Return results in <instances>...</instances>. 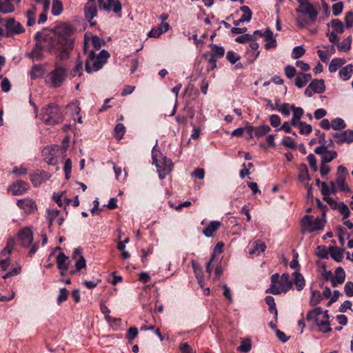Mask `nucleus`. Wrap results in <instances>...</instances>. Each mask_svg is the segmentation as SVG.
Wrapping results in <instances>:
<instances>
[{"label": "nucleus", "mask_w": 353, "mask_h": 353, "mask_svg": "<svg viewBox=\"0 0 353 353\" xmlns=\"http://www.w3.org/2000/svg\"><path fill=\"white\" fill-rule=\"evenodd\" d=\"M73 32L72 26L64 24L52 34H43L37 32L34 35V39L39 41L41 37V40L47 43V51L49 53L54 54L60 60H67L74 48Z\"/></svg>", "instance_id": "f257e3e1"}, {"label": "nucleus", "mask_w": 353, "mask_h": 353, "mask_svg": "<svg viewBox=\"0 0 353 353\" xmlns=\"http://www.w3.org/2000/svg\"><path fill=\"white\" fill-rule=\"evenodd\" d=\"M270 281V286L265 290V293L278 295L286 293L292 288L293 283L288 273H283L281 278L278 273H274L271 276Z\"/></svg>", "instance_id": "f03ea898"}, {"label": "nucleus", "mask_w": 353, "mask_h": 353, "mask_svg": "<svg viewBox=\"0 0 353 353\" xmlns=\"http://www.w3.org/2000/svg\"><path fill=\"white\" fill-rule=\"evenodd\" d=\"M40 119L43 123L48 125H54L63 121V115L58 105L50 103L42 108Z\"/></svg>", "instance_id": "7ed1b4c3"}, {"label": "nucleus", "mask_w": 353, "mask_h": 353, "mask_svg": "<svg viewBox=\"0 0 353 353\" xmlns=\"http://www.w3.org/2000/svg\"><path fill=\"white\" fill-rule=\"evenodd\" d=\"M110 56V53L105 50H102L97 54L94 52L91 51L85 61V70L86 72L90 74L101 69Z\"/></svg>", "instance_id": "20e7f679"}, {"label": "nucleus", "mask_w": 353, "mask_h": 353, "mask_svg": "<svg viewBox=\"0 0 353 353\" xmlns=\"http://www.w3.org/2000/svg\"><path fill=\"white\" fill-rule=\"evenodd\" d=\"M152 161L153 164H155L157 167L160 179H165L173 169V163L170 159L166 157H161V159L158 160L154 150L152 151Z\"/></svg>", "instance_id": "39448f33"}, {"label": "nucleus", "mask_w": 353, "mask_h": 353, "mask_svg": "<svg viewBox=\"0 0 353 353\" xmlns=\"http://www.w3.org/2000/svg\"><path fill=\"white\" fill-rule=\"evenodd\" d=\"M66 79V69L61 65H57L47 77V81L53 88L60 87Z\"/></svg>", "instance_id": "423d86ee"}, {"label": "nucleus", "mask_w": 353, "mask_h": 353, "mask_svg": "<svg viewBox=\"0 0 353 353\" xmlns=\"http://www.w3.org/2000/svg\"><path fill=\"white\" fill-rule=\"evenodd\" d=\"M325 218H316L312 221V216L310 215H305L302 221L301 225L303 229L309 233L314 231L323 230L325 224Z\"/></svg>", "instance_id": "0eeeda50"}, {"label": "nucleus", "mask_w": 353, "mask_h": 353, "mask_svg": "<svg viewBox=\"0 0 353 353\" xmlns=\"http://www.w3.org/2000/svg\"><path fill=\"white\" fill-rule=\"evenodd\" d=\"M297 2L299 6L295 9L296 12L307 14L312 21H316L319 12L309 0H297Z\"/></svg>", "instance_id": "6e6552de"}, {"label": "nucleus", "mask_w": 353, "mask_h": 353, "mask_svg": "<svg viewBox=\"0 0 353 353\" xmlns=\"http://www.w3.org/2000/svg\"><path fill=\"white\" fill-rule=\"evenodd\" d=\"M88 2H95V0H88ZM99 7L101 10L112 11L121 17L122 6L119 1L116 0H98Z\"/></svg>", "instance_id": "1a4fd4ad"}, {"label": "nucleus", "mask_w": 353, "mask_h": 353, "mask_svg": "<svg viewBox=\"0 0 353 353\" xmlns=\"http://www.w3.org/2000/svg\"><path fill=\"white\" fill-rule=\"evenodd\" d=\"M6 37H10L14 34H19L25 32L24 27L21 23L16 21L14 18H9L5 23Z\"/></svg>", "instance_id": "9d476101"}, {"label": "nucleus", "mask_w": 353, "mask_h": 353, "mask_svg": "<svg viewBox=\"0 0 353 353\" xmlns=\"http://www.w3.org/2000/svg\"><path fill=\"white\" fill-rule=\"evenodd\" d=\"M314 152L321 155V163H328L337 157V152L334 150H328L327 146H317Z\"/></svg>", "instance_id": "9b49d317"}, {"label": "nucleus", "mask_w": 353, "mask_h": 353, "mask_svg": "<svg viewBox=\"0 0 353 353\" xmlns=\"http://www.w3.org/2000/svg\"><path fill=\"white\" fill-rule=\"evenodd\" d=\"M19 240L24 248L29 247L33 241V233L30 228H24L19 232Z\"/></svg>", "instance_id": "f8f14e48"}, {"label": "nucleus", "mask_w": 353, "mask_h": 353, "mask_svg": "<svg viewBox=\"0 0 353 353\" xmlns=\"http://www.w3.org/2000/svg\"><path fill=\"white\" fill-rule=\"evenodd\" d=\"M332 136L336 138L335 142L339 145L343 143L349 144L353 142L352 130H347L341 132L332 133Z\"/></svg>", "instance_id": "ddd939ff"}, {"label": "nucleus", "mask_w": 353, "mask_h": 353, "mask_svg": "<svg viewBox=\"0 0 353 353\" xmlns=\"http://www.w3.org/2000/svg\"><path fill=\"white\" fill-rule=\"evenodd\" d=\"M36 41L37 43L32 48L29 57L34 60L40 61L44 58L43 53L45 50V46H42L41 43L44 42L46 44L47 43L41 40V37H40L39 41ZM46 48H47V45L46 46Z\"/></svg>", "instance_id": "4468645a"}, {"label": "nucleus", "mask_w": 353, "mask_h": 353, "mask_svg": "<svg viewBox=\"0 0 353 353\" xmlns=\"http://www.w3.org/2000/svg\"><path fill=\"white\" fill-rule=\"evenodd\" d=\"M17 205L27 214L32 213L37 210L36 202L29 198L18 200Z\"/></svg>", "instance_id": "2eb2a0df"}, {"label": "nucleus", "mask_w": 353, "mask_h": 353, "mask_svg": "<svg viewBox=\"0 0 353 353\" xmlns=\"http://www.w3.org/2000/svg\"><path fill=\"white\" fill-rule=\"evenodd\" d=\"M51 177V174L45 171L38 170L30 176V181L34 186H39L43 182L48 180Z\"/></svg>", "instance_id": "dca6fc26"}, {"label": "nucleus", "mask_w": 353, "mask_h": 353, "mask_svg": "<svg viewBox=\"0 0 353 353\" xmlns=\"http://www.w3.org/2000/svg\"><path fill=\"white\" fill-rule=\"evenodd\" d=\"M28 188L29 185L28 183L20 180L12 183L10 186L9 190L13 195H21L26 192L28 190Z\"/></svg>", "instance_id": "f3484780"}, {"label": "nucleus", "mask_w": 353, "mask_h": 353, "mask_svg": "<svg viewBox=\"0 0 353 353\" xmlns=\"http://www.w3.org/2000/svg\"><path fill=\"white\" fill-rule=\"evenodd\" d=\"M323 320L319 321L318 318L315 319V323L319 327L320 330L322 332L327 333L332 331V328L330 326V316L328 314V310H325L323 312Z\"/></svg>", "instance_id": "a211bd4d"}, {"label": "nucleus", "mask_w": 353, "mask_h": 353, "mask_svg": "<svg viewBox=\"0 0 353 353\" xmlns=\"http://www.w3.org/2000/svg\"><path fill=\"white\" fill-rule=\"evenodd\" d=\"M84 15L88 22L97 15V8L95 2H88L84 6Z\"/></svg>", "instance_id": "6ab92c4d"}, {"label": "nucleus", "mask_w": 353, "mask_h": 353, "mask_svg": "<svg viewBox=\"0 0 353 353\" xmlns=\"http://www.w3.org/2000/svg\"><path fill=\"white\" fill-rule=\"evenodd\" d=\"M334 276L332 279V286L336 288L343 283L345 279V273L343 268L338 267L334 272Z\"/></svg>", "instance_id": "aec40b11"}, {"label": "nucleus", "mask_w": 353, "mask_h": 353, "mask_svg": "<svg viewBox=\"0 0 353 353\" xmlns=\"http://www.w3.org/2000/svg\"><path fill=\"white\" fill-rule=\"evenodd\" d=\"M15 1L13 0H0V13L6 14L14 12Z\"/></svg>", "instance_id": "412c9836"}, {"label": "nucleus", "mask_w": 353, "mask_h": 353, "mask_svg": "<svg viewBox=\"0 0 353 353\" xmlns=\"http://www.w3.org/2000/svg\"><path fill=\"white\" fill-rule=\"evenodd\" d=\"M291 110H292L293 117L291 120V125L292 126H296L301 121V119L303 115V109L301 107H296L294 105H291Z\"/></svg>", "instance_id": "4be33fe9"}, {"label": "nucleus", "mask_w": 353, "mask_h": 353, "mask_svg": "<svg viewBox=\"0 0 353 353\" xmlns=\"http://www.w3.org/2000/svg\"><path fill=\"white\" fill-rule=\"evenodd\" d=\"M264 38L266 43L264 46V48L266 50H269L271 48H274L276 46V41L273 38V32L272 31L268 28L264 32Z\"/></svg>", "instance_id": "5701e85b"}, {"label": "nucleus", "mask_w": 353, "mask_h": 353, "mask_svg": "<svg viewBox=\"0 0 353 353\" xmlns=\"http://www.w3.org/2000/svg\"><path fill=\"white\" fill-rule=\"evenodd\" d=\"M220 226L221 223L219 221H211L203 230V233L207 237H212L214 235V232H216Z\"/></svg>", "instance_id": "b1692460"}, {"label": "nucleus", "mask_w": 353, "mask_h": 353, "mask_svg": "<svg viewBox=\"0 0 353 353\" xmlns=\"http://www.w3.org/2000/svg\"><path fill=\"white\" fill-rule=\"evenodd\" d=\"M292 283L296 285L297 290H302L305 285L303 276L299 271H296L292 274Z\"/></svg>", "instance_id": "393cba45"}, {"label": "nucleus", "mask_w": 353, "mask_h": 353, "mask_svg": "<svg viewBox=\"0 0 353 353\" xmlns=\"http://www.w3.org/2000/svg\"><path fill=\"white\" fill-rule=\"evenodd\" d=\"M310 84L316 93L321 94L325 90V81L323 79H313Z\"/></svg>", "instance_id": "a878e982"}, {"label": "nucleus", "mask_w": 353, "mask_h": 353, "mask_svg": "<svg viewBox=\"0 0 353 353\" xmlns=\"http://www.w3.org/2000/svg\"><path fill=\"white\" fill-rule=\"evenodd\" d=\"M68 257L63 252L58 254L57 257V268L59 270H68Z\"/></svg>", "instance_id": "bb28decb"}, {"label": "nucleus", "mask_w": 353, "mask_h": 353, "mask_svg": "<svg viewBox=\"0 0 353 353\" xmlns=\"http://www.w3.org/2000/svg\"><path fill=\"white\" fill-rule=\"evenodd\" d=\"M353 72V65L348 64L339 70V76L343 81L349 80Z\"/></svg>", "instance_id": "cd10ccee"}, {"label": "nucleus", "mask_w": 353, "mask_h": 353, "mask_svg": "<svg viewBox=\"0 0 353 353\" xmlns=\"http://www.w3.org/2000/svg\"><path fill=\"white\" fill-rule=\"evenodd\" d=\"M345 63V60L342 58L333 59L329 64V71L332 73L336 72Z\"/></svg>", "instance_id": "c85d7f7f"}, {"label": "nucleus", "mask_w": 353, "mask_h": 353, "mask_svg": "<svg viewBox=\"0 0 353 353\" xmlns=\"http://www.w3.org/2000/svg\"><path fill=\"white\" fill-rule=\"evenodd\" d=\"M210 47L212 48L211 51V57H214L216 59H220L223 57L225 54V49L222 46H219L216 44H211Z\"/></svg>", "instance_id": "c756f323"}, {"label": "nucleus", "mask_w": 353, "mask_h": 353, "mask_svg": "<svg viewBox=\"0 0 353 353\" xmlns=\"http://www.w3.org/2000/svg\"><path fill=\"white\" fill-rule=\"evenodd\" d=\"M299 179L300 181L303 182L305 180L310 181L311 178L308 173L307 166L305 163H302L299 166Z\"/></svg>", "instance_id": "7c9ffc66"}, {"label": "nucleus", "mask_w": 353, "mask_h": 353, "mask_svg": "<svg viewBox=\"0 0 353 353\" xmlns=\"http://www.w3.org/2000/svg\"><path fill=\"white\" fill-rule=\"evenodd\" d=\"M330 252L331 257L336 262H341L343 258V250L336 247H330Z\"/></svg>", "instance_id": "2f4dec72"}, {"label": "nucleus", "mask_w": 353, "mask_h": 353, "mask_svg": "<svg viewBox=\"0 0 353 353\" xmlns=\"http://www.w3.org/2000/svg\"><path fill=\"white\" fill-rule=\"evenodd\" d=\"M43 74V68L41 65H34L30 72L32 79H36L42 77Z\"/></svg>", "instance_id": "473e14b6"}, {"label": "nucleus", "mask_w": 353, "mask_h": 353, "mask_svg": "<svg viewBox=\"0 0 353 353\" xmlns=\"http://www.w3.org/2000/svg\"><path fill=\"white\" fill-rule=\"evenodd\" d=\"M101 312L105 315V319L108 323L121 321L120 319L112 318L109 314L110 313V310L103 303H101L100 305Z\"/></svg>", "instance_id": "72a5a7b5"}, {"label": "nucleus", "mask_w": 353, "mask_h": 353, "mask_svg": "<svg viewBox=\"0 0 353 353\" xmlns=\"http://www.w3.org/2000/svg\"><path fill=\"white\" fill-rule=\"evenodd\" d=\"M266 249V245L264 242H262L259 240L256 241L253 243V248L250 250V254H254L256 252H264Z\"/></svg>", "instance_id": "f704fd0d"}, {"label": "nucleus", "mask_w": 353, "mask_h": 353, "mask_svg": "<svg viewBox=\"0 0 353 353\" xmlns=\"http://www.w3.org/2000/svg\"><path fill=\"white\" fill-rule=\"evenodd\" d=\"M15 247V240L14 238H10L6 243V246L3 249L1 252L2 256H5L7 254H10Z\"/></svg>", "instance_id": "c9c22d12"}, {"label": "nucleus", "mask_w": 353, "mask_h": 353, "mask_svg": "<svg viewBox=\"0 0 353 353\" xmlns=\"http://www.w3.org/2000/svg\"><path fill=\"white\" fill-rule=\"evenodd\" d=\"M352 38V36L347 37L341 43L338 45V50L340 52H347L351 48Z\"/></svg>", "instance_id": "e433bc0d"}, {"label": "nucleus", "mask_w": 353, "mask_h": 353, "mask_svg": "<svg viewBox=\"0 0 353 353\" xmlns=\"http://www.w3.org/2000/svg\"><path fill=\"white\" fill-rule=\"evenodd\" d=\"M270 130L271 128L267 125L255 127L254 137L257 138L262 137L266 135Z\"/></svg>", "instance_id": "4c0bfd02"}, {"label": "nucleus", "mask_w": 353, "mask_h": 353, "mask_svg": "<svg viewBox=\"0 0 353 353\" xmlns=\"http://www.w3.org/2000/svg\"><path fill=\"white\" fill-rule=\"evenodd\" d=\"M114 132L115 138L118 140H120L123 138L125 133V127L123 125V124L119 123L116 125L114 129Z\"/></svg>", "instance_id": "58836bf2"}, {"label": "nucleus", "mask_w": 353, "mask_h": 353, "mask_svg": "<svg viewBox=\"0 0 353 353\" xmlns=\"http://www.w3.org/2000/svg\"><path fill=\"white\" fill-rule=\"evenodd\" d=\"M323 300V296L318 290H313L310 300V305L315 306L317 305Z\"/></svg>", "instance_id": "ea45409f"}, {"label": "nucleus", "mask_w": 353, "mask_h": 353, "mask_svg": "<svg viewBox=\"0 0 353 353\" xmlns=\"http://www.w3.org/2000/svg\"><path fill=\"white\" fill-rule=\"evenodd\" d=\"M296 127H299V133L301 134L307 135L312 131V127L310 124H307L305 122L301 121Z\"/></svg>", "instance_id": "a19ab883"}, {"label": "nucleus", "mask_w": 353, "mask_h": 353, "mask_svg": "<svg viewBox=\"0 0 353 353\" xmlns=\"http://www.w3.org/2000/svg\"><path fill=\"white\" fill-rule=\"evenodd\" d=\"M346 124L341 118H336L332 121L331 128L334 130H341L345 128Z\"/></svg>", "instance_id": "79ce46f5"}, {"label": "nucleus", "mask_w": 353, "mask_h": 353, "mask_svg": "<svg viewBox=\"0 0 353 353\" xmlns=\"http://www.w3.org/2000/svg\"><path fill=\"white\" fill-rule=\"evenodd\" d=\"M63 11V4L59 0H52V13L54 16L59 15Z\"/></svg>", "instance_id": "37998d69"}, {"label": "nucleus", "mask_w": 353, "mask_h": 353, "mask_svg": "<svg viewBox=\"0 0 353 353\" xmlns=\"http://www.w3.org/2000/svg\"><path fill=\"white\" fill-rule=\"evenodd\" d=\"M240 10L243 12L241 19L244 22H249L252 17V12L250 8L247 6H243L240 8Z\"/></svg>", "instance_id": "c03bdc74"}, {"label": "nucleus", "mask_w": 353, "mask_h": 353, "mask_svg": "<svg viewBox=\"0 0 353 353\" xmlns=\"http://www.w3.org/2000/svg\"><path fill=\"white\" fill-rule=\"evenodd\" d=\"M83 73V61L79 59L77 60L76 65L74 68L71 70V75L72 77L79 76L80 77Z\"/></svg>", "instance_id": "a18cd8bd"}, {"label": "nucleus", "mask_w": 353, "mask_h": 353, "mask_svg": "<svg viewBox=\"0 0 353 353\" xmlns=\"http://www.w3.org/2000/svg\"><path fill=\"white\" fill-rule=\"evenodd\" d=\"M305 50L301 46H296L293 48L291 57L293 59H298L303 56Z\"/></svg>", "instance_id": "49530a36"}, {"label": "nucleus", "mask_w": 353, "mask_h": 353, "mask_svg": "<svg viewBox=\"0 0 353 353\" xmlns=\"http://www.w3.org/2000/svg\"><path fill=\"white\" fill-rule=\"evenodd\" d=\"M314 22V21H312L310 19L309 17H308L307 19L305 17H298L296 19V24L300 28H303L305 26L313 23Z\"/></svg>", "instance_id": "de8ad7c7"}, {"label": "nucleus", "mask_w": 353, "mask_h": 353, "mask_svg": "<svg viewBox=\"0 0 353 353\" xmlns=\"http://www.w3.org/2000/svg\"><path fill=\"white\" fill-rule=\"evenodd\" d=\"M252 347L251 341L247 339L241 341V345L237 347V350L241 352H248Z\"/></svg>", "instance_id": "09e8293b"}, {"label": "nucleus", "mask_w": 353, "mask_h": 353, "mask_svg": "<svg viewBox=\"0 0 353 353\" xmlns=\"http://www.w3.org/2000/svg\"><path fill=\"white\" fill-rule=\"evenodd\" d=\"M336 210L343 215V219H346L350 216V210L348 207L343 202L339 203Z\"/></svg>", "instance_id": "8fccbe9b"}, {"label": "nucleus", "mask_w": 353, "mask_h": 353, "mask_svg": "<svg viewBox=\"0 0 353 353\" xmlns=\"http://www.w3.org/2000/svg\"><path fill=\"white\" fill-rule=\"evenodd\" d=\"M330 23L332 27L334 28L338 33L341 34L345 31L344 26L340 20L337 19H332Z\"/></svg>", "instance_id": "3c124183"}, {"label": "nucleus", "mask_w": 353, "mask_h": 353, "mask_svg": "<svg viewBox=\"0 0 353 353\" xmlns=\"http://www.w3.org/2000/svg\"><path fill=\"white\" fill-rule=\"evenodd\" d=\"M47 219L49 222V227H51L53 223V221L58 216L59 214V211L54 209H48L47 210Z\"/></svg>", "instance_id": "603ef678"}, {"label": "nucleus", "mask_w": 353, "mask_h": 353, "mask_svg": "<svg viewBox=\"0 0 353 353\" xmlns=\"http://www.w3.org/2000/svg\"><path fill=\"white\" fill-rule=\"evenodd\" d=\"M336 183L343 192H350V188L345 185V176L336 177Z\"/></svg>", "instance_id": "864d4df0"}, {"label": "nucleus", "mask_w": 353, "mask_h": 353, "mask_svg": "<svg viewBox=\"0 0 353 353\" xmlns=\"http://www.w3.org/2000/svg\"><path fill=\"white\" fill-rule=\"evenodd\" d=\"M68 296V292L66 288H62L59 290V294L57 297V301L59 305L65 301Z\"/></svg>", "instance_id": "5fc2aeb1"}, {"label": "nucleus", "mask_w": 353, "mask_h": 353, "mask_svg": "<svg viewBox=\"0 0 353 353\" xmlns=\"http://www.w3.org/2000/svg\"><path fill=\"white\" fill-rule=\"evenodd\" d=\"M281 144L290 149H294L296 148L295 141L292 137L288 136H286L283 139Z\"/></svg>", "instance_id": "6e6d98bb"}, {"label": "nucleus", "mask_w": 353, "mask_h": 353, "mask_svg": "<svg viewBox=\"0 0 353 353\" xmlns=\"http://www.w3.org/2000/svg\"><path fill=\"white\" fill-rule=\"evenodd\" d=\"M240 56L234 52L230 50L227 52L226 59L232 64H234L236 61L240 59Z\"/></svg>", "instance_id": "4d7b16f0"}, {"label": "nucleus", "mask_w": 353, "mask_h": 353, "mask_svg": "<svg viewBox=\"0 0 353 353\" xmlns=\"http://www.w3.org/2000/svg\"><path fill=\"white\" fill-rule=\"evenodd\" d=\"M291 105L289 103H285L277 108V110L284 116H289L290 114Z\"/></svg>", "instance_id": "13d9d810"}, {"label": "nucleus", "mask_w": 353, "mask_h": 353, "mask_svg": "<svg viewBox=\"0 0 353 353\" xmlns=\"http://www.w3.org/2000/svg\"><path fill=\"white\" fill-rule=\"evenodd\" d=\"M316 255L321 259L328 258V251L323 245H319L316 248Z\"/></svg>", "instance_id": "bf43d9fd"}, {"label": "nucleus", "mask_w": 353, "mask_h": 353, "mask_svg": "<svg viewBox=\"0 0 353 353\" xmlns=\"http://www.w3.org/2000/svg\"><path fill=\"white\" fill-rule=\"evenodd\" d=\"M332 14L334 16H339L343 10V3L338 2L332 5Z\"/></svg>", "instance_id": "052dcab7"}, {"label": "nucleus", "mask_w": 353, "mask_h": 353, "mask_svg": "<svg viewBox=\"0 0 353 353\" xmlns=\"http://www.w3.org/2000/svg\"><path fill=\"white\" fill-rule=\"evenodd\" d=\"M63 170L65 175V179H69L70 178V174L72 171V161L70 159H67L64 163Z\"/></svg>", "instance_id": "680f3d73"}, {"label": "nucleus", "mask_w": 353, "mask_h": 353, "mask_svg": "<svg viewBox=\"0 0 353 353\" xmlns=\"http://www.w3.org/2000/svg\"><path fill=\"white\" fill-rule=\"evenodd\" d=\"M138 329L136 327H130L128 330L127 339L131 343L138 335Z\"/></svg>", "instance_id": "e2e57ef3"}, {"label": "nucleus", "mask_w": 353, "mask_h": 353, "mask_svg": "<svg viewBox=\"0 0 353 353\" xmlns=\"http://www.w3.org/2000/svg\"><path fill=\"white\" fill-rule=\"evenodd\" d=\"M104 43V41L99 38L98 36H92V44L96 50H99Z\"/></svg>", "instance_id": "0e129e2a"}, {"label": "nucleus", "mask_w": 353, "mask_h": 353, "mask_svg": "<svg viewBox=\"0 0 353 353\" xmlns=\"http://www.w3.org/2000/svg\"><path fill=\"white\" fill-rule=\"evenodd\" d=\"M307 160L310 164L311 169L314 172H316L318 170V168L316 165V159L315 156L313 154H310L307 157Z\"/></svg>", "instance_id": "69168bd1"}, {"label": "nucleus", "mask_w": 353, "mask_h": 353, "mask_svg": "<svg viewBox=\"0 0 353 353\" xmlns=\"http://www.w3.org/2000/svg\"><path fill=\"white\" fill-rule=\"evenodd\" d=\"M192 267L195 276L203 275V268L201 265L196 261H192Z\"/></svg>", "instance_id": "338daca9"}, {"label": "nucleus", "mask_w": 353, "mask_h": 353, "mask_svg": "<svg viewBox=\"0 0 353 353\" xmlns=\"http://www.w3.org/2000/svg\"><path fill=\"white\" fill-rule=\"evenodd\" d=\"M285 74L288 79L293 78L296 74V70L294 66L288 65L285 67Z\"/></svg>", "instance_id": "774afa93"}]
</instances>
